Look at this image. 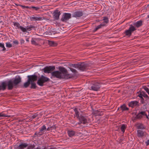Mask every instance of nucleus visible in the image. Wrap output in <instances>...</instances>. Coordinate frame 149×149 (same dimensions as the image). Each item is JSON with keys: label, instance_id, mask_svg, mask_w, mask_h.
I'll return each instance as SVG.
<instances>
[{"label": "nucleus", "instance_id": "nucleus-37", "mask_svg": "<svg viewBox=\"0 0 149 149\" xmlns=\"http://www.w3.org/2000/svg\"><path fill=\"white\" fill-rule=\"evenodd\" d=\"M138 129H145V127L142 124H140L138 125Z\"/></svg>", "mask_w": 149, "mask_h": 149}, {"label": "nucleus", "instance_id": "nucleus-8", "mask_svg": "<svg viewBox=\"0 0 149 149\" xmlns=\"http://www.w3.org/2000/svg\"><path fill=\"white\" fill-rule=\"evenodd\" d=\"M71 17V14L70 13H65L62 15L61 20L63 22L66 21Z\"/></svg>", "mask_w": 149, "mask_h": 149}, {"label": "nucleus", "instance_id": "nucleus-9", "mask_svg": "<svg viewBox=\"0 0 149 149\" xmlns=\"http://www.w3.org/2000/svg\"><path fill=\"white\" fill-rule=\"evenodd\" d=\"M30 18L31 21L35 22L41 21L43 19L42 17L39 16L38 15H32L30 17Z\"/></svg>", "mask_w": 149, "mask_h": 149}, {"label": "nucleus", "instance_id": "nucleus-4", "mask_svg": "<svg viewBox=\"0 0 149 149\" xmlns=\"http://www.w3.org/2000/svg\"><path fill=\"white\" fill-rule=\"evenodd\" d=\"M136 30V29L134 26L131 25L128 29L126 30L124 33L126 36L130 37L132 33Z\"/></svg>", "mask_w": 149, "mask_h": 149}, {"label": "nucleus", "instance_id": "nucleus-40", "mask_svg": "<svg viewBox=\"0 0 149 149\" xmlns=\"http://www.w3.org/2000/svg\"><path fill=\"white\" fill-rule=\"evenodd\" d=\"M143 88L149 95V89L146 86L144 87Z\"/></svg>", "mask_w": 149, "mask_h": 149}, {"label": "nucleus", "instance_id": "nucleus-10", "mask_svg": "<svg viewBox=\"0 0 149 149\" xmlns=\"http://www.w3.org/2000/svg\"><path fill=\"white\" fill-rule=\"evenodd\" d=\"M78 119L79 121H81L83 124L88 123L89 122V120L87 117L81 115L80 116V117Z\"/></svg>", "mask_w": 149, "mask_h": 149}, {"label": "nucleus", "instance_id": "nucleus-50", "mask_svg": "<svg viewBox=\"0 0 149 149\" xmlns=\"http://www.w3.org/2000/svg\"><path fill=\"white\" fill-rule=\"evenodd\" d=\"M81 124H82V123L81 121H79V122L78 123H76L75 125V126L77 125V124L81 125Z\"/></svg>", "mask_w": 149, "mask_h": 149}, {"label": "nucleus", "instance_id": "nucleus-52", "mask_svg": "<svg viewBox=\"0 0 149 149\" xmlns=\"http://www.w3.org/2000/svg\"><path fill=\"white\" fill-rule=\"evenodd\" d=\"M26 40L27 42H29V38H27L26 39Z\"/></svg>", "mask_w": 149, "mask_h": 149}, {"label": "nucleus", "instance_id": "nucleus-39", "mask_svg": "<svg viewBox=\"0 0 149 149\" xmlns=\"http://www.w3.org/2000/svg\"><path fill=\"white\" fill-rule=\"evenodd\" d=\"M0 47L3 48V51H5L6 50V48L4 47L3 43H0Z\"/></svg>", "mask_w": 149, "mask_h": 149}, {"label": "nucleus", "instance_id": "nucleus-17", "mask_svg": "<svg viewBox=\"0 0 149 149\" xmlns=\"http://www.w3.org/2000/svg\"><path fill=\"white\" fill-rule=\"evenodd\" d=\"M61 14L60 12L57 10L54 12V17L55 19L58 20L59 18V17Z\"/></svg>", "mask_w": 149, "mask_h": 149}, {"label": "nucleus", "instance_id": "nucleus-24", "mask_svg": "<svg viewBox=\"0 0 149 149\" xmlns=\"http://www.w3.org/2000/svg\"><path fill=\"white\" fill-rule=\"evenodd\" d=\"M74 111L75 112V116L78 119L80 117L79 115V113L78 109L77 108H74Z\"/></svg>", "mask_w": 149, "mask_h": 149}, {"label": "nucleus", "instance_id": "nucleus-45", "mask_svg": "<svg viewBox=\"0 0 149 149\" xmlns=\"http://www.w3.org/2000/svg\"><path fill=\"white\" fill-rule=\"evenodd\" d=\"M70 70L73 72L76 73L77 72V71L75 69L72 68H70Z\"/></svg>", "mask_w": 149, "mask_h": 149}, {"label": "nucleus", "instance_id": "nucleus-35", "mask_svg": "<svg viewBox=\"0 0 149 149\" xmlns=\"http://www.w3.org/2000/svg\"><path fill=\"white\" fill-rule=\"evenodd\" d=\"M34 28V26L32 25H30L29 26H27L26 27V29H27V30L30 31L31 29L33 28Z\"/></svg>", "mask_w": 149, "mask_h": 149}, {"label": "nucleus", "instance_id": "nucleus-42", "mask_svg": "<svg viewBox=\"0 0 149 149\" xmlns=\"http://www.w3.org/2000/svg\"><path fill=\"white\" fill-rule=\"evenodd\" d=\"M32 8L33 10H35L37 11L39 9V8L35 6H31V8Z\"/></svg>", "mask_w": 149, "mask_h": 149}, {"label": "nucleus", "instance_id": "nucleus-15", "mask_svg": "<svg viewBox=\"0 0 149 149\" xmlns=\"http://www.w3.org/2000/svg\"><path fill=\"white\" fill-rule=\"evenodd\" d=\"M7 85V84L5 81H3L2 82L1 85H0V90H2L4 91L5 90L6 88Z\"/></svg>", "mask_w": 149, "mask_h": 149}, {"label": "nucleus", "instance_id": "nucleus-16", "mask_svg": "<svg viewBox=\"0 0 149 149\" xmlns=\"http://www.w3.org/2000/svg\"><path fill=\"white\" fill-rule=\"evenodd\" d=\"M8 86V89L9 90H11L13 89V87L14 86L13 83L12 81L11 80L8 81L7 84Z\"/></svg>", "mask_w": 149, "mask_h": 149}, {"label": "nucleus", "instance_id": "nucleus-19", "mask_svg": "<svg viewBox=\"0 0 149 149\" xmlns=\"http://www.w3.org/2000/svg\"><path fill=\"white\" fill-rule=\"evenodd\" d=\"M27 144L25 143H23L20 145L18 147V149H26L28 146Z\"/></svg>", "mask_w": 149, "mask_h": 149}, {"label": "nucleus", "instance_id": "nucleus-29", "mask_svg": "<svg viewBox=\"0 0 149 149\" xmlns=\"http://www.w3.org/2000/svg\"><path fill=\"white\" fill-rule=\"evenodd\" d=\"M120 108L122 111L128 110L129 109L127 107L125 104H123L120 107Z\"/></svg>", "mask_w": 149, "mask_h": 149}, {"label": "nucleus", "instance_id": "nucleus-41", "mask_svg": "<svg viewBox=\"0 0 149 149\" xmlns=\"http://www.w3.org/2000/svg\"><path fill=\"white\" fill-rule=\"evenodd\" d=\"M21 6L22 7V8L23 9H28L29 8H31V7H30L28 6H23V5H21Z\"/></svg>", "mask_w": 149, "mask_h": 149}, {"label": "nucleus", "instance_id": "nucleus-27", "mask_svg": "<svg viewBox=\"0 0 149 149\" xmlns=\"http://www.w3.org/2000/svg\"><path fill=\"white\" fill-rule=\"evenodd\" d=\"M27 149H40V147H38L36 148H35V146L34 145H31L28 146Z\"/></svg>", "mask_w": 149, "mask_h": 149}, {"label": "nucleus", "instance_id": "nucleus-28", "mask_svg": "<svg viewBox=\"0 0 149 149\" xmlns=\"http://www.w3.org/2000/svg\"><path fill=\"white\" fill-rule=\"evenodd\" d=\"M126 125L124 124L122 125L120 129L122 132L123 133H124L125 132V129H126Z\"/></svg>", "mask_w": 149, "mask_h": 149}, {"label": "nucleus", "instance_id": "nucleus-51", "mask_svg": "<svg viewBox=\"0 0 149 149\" xmlns=\"http://www.w3.org/2000/svg\"><path fill=\"white\" fill-rule=\"evenodd\" d=\"M144 116H146V118L148 119V116H147V114L144 111Z\"/></svg>", "mask_w": 149, "mask_h": 149}, {"label": "nucleus", "instance_id": "nucleus-23", "mask_svg": "<svg viewBox=\"0 0 149 149\" xmlns=\"http://www.w3.org/2000/svg\"><path fill=\"white\" fill-rule=\"evenodd\" d=\"M142 22L141 20L138 21L135 23L134 24V26L138 28L142 25Z\"/></svg>", "mask_w": 149, "mask_h": 149}, {"label": "nucleus", "instance_id": "nucleus-46", "mask_svg": "<svg viewBox=\"0 0 149 149\" xmlns=\"http://www.w3.org/2000/svg\"><path fill=\"white\" fill-rule=\"evenodd\" d=\"M20 41L21 44H23L24 42V40L22 38L20 39Z\"/></svg>", "mask_w": 149, "mask_h": 149}, {"label": "nucleus", "instance_id": "nucleus-43", "mask_svg": "<svg viewBox=\"0 0 149 149\" xmlns=\"http://www.w3.org/2000/svg\"><path fill=\"white\" fill-rule=\"evenodd\" d=\"M6 46L8 47H12V45L9 42H6Z\"/></svg>", "mask_w": 149, "mask_h": 149}, {"label": "nucleus", "instance_id": "nucleus-7", "mask_svg": "<svg viewBox=\"0 0 149 149\" xmlns=\"http://www.w3.org/2000/svg\"><path fill=\"white\" fill-rule=\"evenodd\" d=\"M46 130V127L45 125H44L40 128L39 132H36L35 134L38 136H40L44 134L45 130Z\"/></svg>", "mask_w": 149, "mask_h": 149}, {"label": "nucleus", "instance_id": "nucleus-36", "mask_svg": "<svg viewBox=\"0 0 149 149\" xmlns=\"http://www.w3.org/2000/svg\"><path fill=\"white\" fill-rule=\"evenodd\" d=\"M33 82L32 81L30 82L31 84V88H36V84Z\"/></svg>", "mask_w": 149, "mask_h": 149}, {"label": "nucleus", "instance_id": "nucleus-33", "mask_svg": "<svg viewBox=\"0 0 149 149\" xmlns=\"http://www.w3.org/2000/svg\"><path fill=\"white\" fill-rule=\"evenodd\" d=\"M49 45L51 46H56L57 45V43L52 41H49Z\"/></svg>", "mask_w": 149, "mask_h": 149}, {"label": "nucleus", "instance_id": "nucleus-25", "mask_svg": "<svg viewBox=\"0 0 149 149\" xmlns=\"http://www.w3.org/2000/svg\"><path fill=\"white\" fill-rule=\"evenodd\" d=\"M13 25L15 27V29H19L21 26L20 24L18 22H13Z\"/></svg>", "mask_w": 149, "mask_h": 149}, {"label": "nucleus", "instance_id": "nucleus-13", "mask_svg": "<svg viewBox=\"0 0 149 149\" xmlns=\"http://www.w3.org/2000/svg\"><path fill=\"white\" fill-rule=\"evenodd\" d=\"M21 78L19 77H18L16 78L15 79L13 80V82L14 85L15 86H16L21 81Z\"/></svg>", "mask_w": 149, "mask_h": 149}, {"label": "nucleus", "instance_id": "nucleus-2", "mask_svg": "<svg viewBox=\"0 0 149 149\" xmlns=\"http://www.w3.org/2000/svg\"><path fill=\"white\" fill-rule=\"evenodd\" d=\"M28 81L24 84V86L25 88L27 87L30 84L31 82L34 81L37 79V77L35 75L28 76Z\"/></svg>", "mask_w": 149, "mask_h": 149}, {"label": "nucleus", "instance_id": "nucleus-12", "mask_svg": "<svg viewBox=\"0 0 149 149\" xmlns=\"http://www.w3.org/2000/svg\"><path fill=\"white\" fill-rule=\"evenodd\" d=\"M102 20L103 22L101 23V25L103 27L107 26V24L108 23L109 21L108 18L106 17H105L102 19Z\"/></svg>", "mask_w": 149, "mask_h": 149}, {"label": "nucleus", "instance_id": "nucleus-20", "mask_svg": "<svg viewBox=\"0 0 149 149\" xmlns=\"http://www.w3.org/2000/svg\"><path fill=\"white\" fill-rule=\"evenodd\" d=\"M138 103V102L136 101H134L131 102H130L128 105L129 106L132 107L136 106Z\"/></svg>", "mask_w": 149, "mask_h": 149}, {"label": "nucleus", "instance_id": "nucleus-44", "mask_svg": "<svg viewBox=\"0 0 149 149\" xmlns=\"http://www.w3.org/2000/svg\"><path fill=\"white\" fill-rule=\"evenodd\" d=\"M55 128L54 126H52L51 127H48V128L47 129H46V130L47 131H49L50 130H52V129H54Z\"/></svg>", "mask_w": 149, "mask_h": 149}, {"label": "nucleus", "instance_id": "nucleus-3", "mask_svg": "<svg viewBox=\"0 0 149 149\" xmlns=\"http://www.w3.org/2000/svg\"><path fill=\"white\" fill-rule=\"evenodd\" d=\"M101 87V84L97 82H96L92 83L89 87V89L94 91H97L100 89Z\"/></svg>", "mask_w": 149, "mask_h": 149}, {"label": "nucleus", "instance_id": "nucleus-54", "mask_svg": "<svg viewBox=\"0 0 149 149\" xmlns=\"http://www.w3.org/2000/svg\"><path fill=\"white\" fill-rule=\"evenodd\" d=\"M148 116H149V114L148 115Z\"/></svg>", "mask_w": 149, "mask_h": 149}, {"label": "nucleus", "instance_id": "nucleus-5", "mask_svg": "<svg viewBox=\"0 0 149 149\" xmlns=\"http://www.w3.org/2000/svg\"><path fill=\"white\" fill-rule=\"evenodd\" d=\"M49 80V78L42 75L38 79L37 82V84L39 85L40 86H42L44 83Z\"/></svg>", "mask_w": 149, "mask_h": 149}, {"label": "nucleus", "instance_id": "nucleus-1", "mask_svg": "<svg viewBox=\"0 0 149 149\" xmlns=\"http://www.w3.org/2000/svg\"><path fill=\"white\" fill-rule=\"evenodd\" d=\"M59 71H56L51 73L52 76L59 79H68L71 78V75L68 73L67 70L63 67L59 68Z\"/></svg>", "mask_w": 149, "mask_h": 149}, {"label": "nucleus", "instance_id": "nucleus-30", "mask_svg": "<svg viewBox=\"0 0 149 149\" xmlns=\"http://www.w3.org/2000/svg\"><path fill=\"white\" fill-rule=\"evenodd\" d=\"M31 43L33 45H38V43L37 42V40L34 39L33 38L31 40Z\"/></svg>", "mask_w": 149, "mask_h": 149}, {"label": "nucleus", "instance_id": "nucleus-34", "mask_svg": "<svg viewBox=\"0 0 149 149\" xmlns=\"http://www.w3.org/2000/svg\"><path fill=\"white\" fill-rule=\"evenodd\" d=\"M79 63L76 64H72L70 65L71 67H73L79 69Z\"/></svg>", "mask_w": 149, "mask_h": 149}, {"label": "nucleus", "instance_id": "nucleus-26", "mask_svg": "<svg viewBox=\"0 0 149 149\" xmlns=\"http://www.w3.org/2000/svg\"><path fill=\"white\" fill-rule=\"evenodd\" d=\"M68 134L70 137H72L75 135V132L72 130H70L68 131Z\"/></svg>", "mask_w": 149, "mask_h": 149}, {"label": "nucleus", "instance_id": "nucleus-18", "mask_svg": "<svg viewBox=\"0 0 149 149\" xmlns=\"http://www.w3.org/2000/svg\"><path fill=\"white\" fill-rule=\"evenodd\" d=\"M138 96L141 98H143V97L147 98L148 97V95L144 92L141 91L140 93H138Z\"/></svg>", "mask_w": 149, "mask_h": 149}, {"label": "nucleus", "instance_id": "nucleus-48", "mask_svg": "<svg viewBox=\"0 0 149 149\" xmlns=\"http://www.w3.org/2000/svg\"><path fill=\"white\" fill-rule=\"evenodd\" d=\"M146 146L149 145V140H148L146 142Z\"/></svg>", "mask_w": 149, "mask_h": 149}, {"label": "nucleus", "instance_id": "nucleus-55", "mask_svg": "<svg viewBox=\"0 0 149 149\" xmlns=\"http://www.w3.org/2000/svg\"><path fill=\"white\" fill-rule=\"evenodd\" d=\"M0 149H1L0 148Z\"/></svg>", "mask_w": 149, "mask_h": 149}, {"label": "nucleus", "instance_id": "nucleus-14", "mask_svg": "<svg viewBox=\"0 0 149 149\" xmlns=\"http://www.w3.org/2000/svg\"><path fill=\"white\" fill-rule=\"evenodd\" d=\"M83 14V13L81 11H77L74 13L73 16L75 17H79L82 16Z\"/></svg>", "mask_w": 149, "mask_h": 149}, {"label": "nucleus", "instance_id": "nucleus-11", "mask_svg": "<svg viewBox=\"0 0 149 149\" xmlns=\"http://www.w3.org/2000/svg\"><path fill=\"white\" fill-rule=\"evenodd\" d=\"M87 65L84 63H79V69L82 71H86L87 69Z\"/></svg>", "mask_w": 149, "mask_h": 149}, {"label": "nucleus", "instance_id": "nucleus-21", "mask_svg": "<svg viewBox=\"0 0 149 149\" xmlns=\"http://www.w3.org/2000/svg\"><path fill=\"white\" fill-rule=\"evenodd\" d=\"M144 111H141L135 117L136 119H140L143 116H144Z\"/></svg>", "mask_w": 149, "mask_h": 149}, {"label": "nucleus", "instance_id": "nucleus-31", "mask_svg": "<svg viewBox=\"0 0 149 149\" xmlns=\"http://www.w3.org/2000/svg\"><path fill=\"white\" fill-rule=\"evenodd\" d=\"M102 27H103L100 24L99 25H98L95 28L94 30V32L96 31L98 29H101V28H102Z\"/></svg>", "mask_w": 149, "mask_h": 149}, {"label": "nucleus", "instance_id": "nucleus-32", "mask_svg": "<svg viewBox=\"0 0 149 149\" xmlns=\"http://www.w3.org/2000/svg\"><path fill=\"white\" fill-rule=\"evenodd\" d=\"M4 111H3L1 113H0V117H10V115H7L5 113H3Z\"/></svg>", "mask_w": 149, "mask_h": 149}, {"label": "nucleus", "instance_id": "nucleus-22", "mask_svg": "<svg viewBox=\"0 0 149 149\" xmlns=\"http://www.w3.org/2000/svg\"><path fill=\"white\" fill-rule=\"evenodd\" d=\"M137 136L139 137L143 136L144 134V132L141 130H138L137 131Z\"/></svg>", "mask_w": 149, "mask_h": 149}, {"label": "nucleus", "instance_id": "nucleus-47", "mask_svg": "<svg viewBox=\"0 0 149 149\" xmlns=\"http://www.w3.org/2000/svg\"><path fill=\"white\" fill-rule=\"evenodd\" d=\"M37 114H35L34 115H33L32 116V118H35L36 116H37Z\"/></svg>", "mask_w": 149, "mask_h": 149}, {"label": "nucleus", "instance_id": "nucleus-49", "mask_svg": "<svg viewBox=\"0 0 149 149\" xmlns=\"http://www.w3.org/2000/svg\"><path fill=\"white\" fill-rule=\"evenodd\" d=\"M14 43L16 44H18V42L17 40L14 41L13 42Z\"/></svg>", "mask_w": 149, "mask_h": 149}, {"label": "nucleus", "instance_id": "nucleus-6", "mask_svg": "<svg viewBox=\"0 0 149 149\" xmlns=\"http://www.w3.org/2000/svg\"><path fill=\"white\" fill-rule=\"evenodd\" d=\"M55 69V67L54 66H50L46 67L44 68L43 70L45 73H49L54 70Z\"/></svg>", "mask_w": 149, "mask_h": 149}, {"label": "nucleus", "instance_id": "nucleus-38", "mask_svg": "<svg viewBox=\"0 0 149 149\" xmlns=\"http://www.w3.org/2000/svg\"><path fill=\"white\" fill-rule=\"evenodd\" d=\"M19 29H20L23 32H26L27 29L26 28L24 27H23L21 26Z\"/></svg>", "mask_w": 149, "mask_h": 149}, {"label": "nucleus", "instance_id": "nucleus-53", "mask_svg": "<svg viewBox=\"0 0 149 149\" xmlns=\"http://www.w3.org/2000/svg\"><path fill=\"white\" fill-rule=\"evenodd\" d=\"M147 17H148L149 18V15H148Z\"/></svg>", "mask_w": 149, "mask_h": 149}]
</instances>
